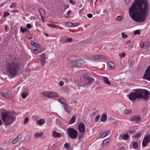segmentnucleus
Instances as JSON below:
<instances>
[{
	"mask_svg": "<svg viewBox=\"0 0 150 150\" xmlns=\"http://www.w3.org/2000/svg\"><path fill=\"white\" fill-rule=\"evenodd\" d=\"M73 41V39L71 38H68L65 40V41L67 42H72Z\"/></svg>",
	"mask_w": 150,
	"mask_h": 150,
	"instance_id": "38",
	"label": "nucleus"
},
{
	"mask_svg": "<svg viewBox=\"0 0 150 150\" xmlns=\"http://www.w3.org/2000/svg\"><path fill=\"white\" fill-rule=\"evenodd\" d=\"M90 56H89L87 55H85L84 56V58L85 59H88L90 60Z\"/></svg>",
	"mask_w": 150,
	"mask_h": 150,
	"instance_id": "55",
	"label": "nucleus"
},
{
	"mask_svg": "<svg viewBox=\"0 0 150 150\" xmlns=\"http://www.w3.org/2000/svg\"><path fill=\"white\" fill-rule=\"evenodd\" d=\"M150 94L149 92L146 90L138 89L135 90L134 92L131 93L129 95V99L132 101L141 98L147 100Z\"/></svg>",
	"mask_w": 150,
	"mask_h": 150,
	"instance_id": "3",
	"label": "nucleus"
},
{
	"mask_svg": "<svg viewBox=\"0 0 150 150\" xmlns=\"http://www.w3.org/2000/svg\"><path fill=\"white\" fill-rule=\"evenodd\" d=\"M75 66H80L83 65L85 64V62L82 59H79L75 60Z\"/></svg>",
	"mask_w": 150,
	"mask_h": 150,
	"instance_id": "12",
	"label": "nucleus"
},
{
	"mask_svg": "<svg viewBox=\"0 0 150 150\" xmlns=\"http://www.w3.org/2000/svg\"><path fill=\"white\" fill-rule=\"evenodd\" d=\"M71 11H69L67 13V15H69L70 14Z\"/></svg>",
	"mask_w": 150,
	"mask_h": 150,
	"instance_id": "63",
	"label": "nucleus"
},
{
	"mask_svg": "<svg viewBox=\"0 0 150 150\" xmlns=\"http://www.w3.org/2000/svg\"><path fill=\"white\" fill-rule=\"evenodd\" d=\"M122 37L123 38H127V35H125L124 33H122Z\"/></svg>",
	"mask_w": 150,
	"mask_h": 150,
	"instance_id": "44",
	"label": "nucleus"
},
{
	"mask_svg": "<svg viewBox=\"0 0 150 150\" xmlns=\"http://www.w3.org/2000/svg\"><path fill=\"white\" fill-rule=\"evenodd\" d=\"M20 30L22 33H24L28 30L26 28H23L22 27H21Z\"/></svg>",
	"mask_w": 150,
	"mask_h": 150,
	"instance_id": "34",
	"label": "nucleus"
},
{
	"mask_svg": "<svg viewBox=\"0 0 150 150\" xmlns=\"http://www.w3.org/2000/svg\"><path fill=\"white\" fill-rule=\"evenodd\" d=\"M43 135V133L41 132L40 134H39L37 132L35 134L34 136L35 138H38L40 137H42Z\"/></svg>",
	"mask_w": 150,
	"mask_h": 150,
	"instance_id": "30",
	"label": "nucleus"
},
{
	"mask_svg": "<svg viewBox=\"0 0 150 150\" xmlns=\"http://www.w3.org/2000/svg\"><path fill=\"white\" fill-rule=\"evenodd\" d=\"M125 1L126 3V4L127 5H128L129 4V3H130L131 0H125Z\"/></svg>",
	"mask_w": 150,
	"mask_h": 150,
	"instance_id": "54",
	"label": "nucleus"
},
{
	"mask_svg": "<svg viewBox=\"0 0 150 150\" xmlns=\"http://www.w3.org/2000/svg\"><path fill=\"white\" fill-rule=\"evenodd\" d=\"M35 47L38 48L39 47V45L38 44L35 43L34 45Z\"/></svg>",
	"mask_w": 150,
	"mask_h": 150,
	"instance_id": "62",
	"label": "nucleus"
},
{
	"mask_svg": "<svg viewBox=\"0 0 150 150\" xmlns=\"http://www.w3.org/2000/svg\"><path fill=\"white\" fill-rule=\"evenodd\" d=\"M110 133V132L109 130H107L104 132L100 136V138H103L108 135Z\"/></svg>",
	"mask_w": 150,
	"mask_h": 150,
	"instance_id": "16",
	"label": "nucleus"
},
{
	"mask_svg": "<svg viewBox=\"0 0 150 150\" xmlns=\"http://www.w3.org/2000/svg\"><path fill=\"white\" fill-rule=\"evenodd\" d=\"M64 84V82L62 81H60L59 82V84L61 86H63Z\"/></svg>",
	"mask_w": 150,
	"mask_h": 150,
	"instance_id": "59",
	"label": "nucleus"
},
{
	"mask_svg": "<svg viewBox=\"0 0 150 150\" xmlns=\"http://www.w3.org/2000/svg\"><path fill=\"white\" fill-rule=\"evenodd\" d=\"M150 142V136L149 135H146L145 137L142 142V146L143 147L146 146L147 143Z\"/></svg>",
	"mask_w": 150,
	"mask_h": 150,
	"instance_id": "10",
	"label": "nucleus"
},
{
	"mask_svg": "<svg viewBox=\"0 0 150 150\" xmlns=\"http://www.w3.org/2000/svg\"><path fill=\"white\" fill-rule=\"evenodd\" d=\"M100 117V116L99 115H98L96 116L95 118V121L96 122H97L98 121V120L99 119Z\"/></svg>",
	"mask_w": 150,
	"mask_h": 150,
	"instance_id": "49",
	"label": "nucleus"
},
{
	"mask_svg": "<svg viewBox=\"0 0 150 150\" xmlns=\"http://www.w3.org/2000/svg\"><path fill=\"white\" fill-rule=\"evenodd\" d=\"M79 23H73V27H75L78 26L79 25Z\"/></svg>",
	"mask_w": 150,
	"mask_h": 150,
	"instance_id": "58",
	"label": "nucleus"
},
{
	"mask_svg": "<svg viewBox=\"0 0 150 150\" xmlns=\"http://www.w3.org/2000/svg\"><path fill=\"white\" fill-rule=\"evenodd\" d=\"M129 138V135L127 133L125 134L123 136V139L125 140H127Z\"/></svg>",
	"mask_w": 150,
	"mask_h": 150,
	"instance_id": "32",
	"label": "nucleus"
},
{
	"mask_svg": "<svg viewBox=\"0 0 150 150\" xmlns=\"http://www.w3.org/2000/svg\"><path fill=\"white\" fill-rule=\"evenodd\" d=\"M26 27L28 29H30L32 26L30 24L28 23L27 24Z\"/></svg>",
	"mask_w": 150,
	"mask_h": 150,
	"instance_id": "50",
	"label": "nucleus"
},
{
	"mask_svg": "<svg viewBox=\"0 0 150 150\" xmlns=\"http://www.w3.org/2000/svg\"><path fill=\"white\" fill-rule=\"evenodd\" d=\"M2 119L6 127L12 124L15 121V118L11 112H2Z\"/></svg>",
	"mask_w": 150,
	"mask_h": 150,
	"instance_id": "4",
	"label": "nucleus"
},
{
	"mask_svg": "<svg viewBox=\"0 0 150 150\" xmlns=\"http://www.w3.org/2000/svg\"><path fill=\"white\" fill-rule=\"evenodd\" d=\"M110 139L108 138L104 140L103 142V146H105L110 141Z\"/></svg>",
	"mask_w": 150,
	"mask_h": 150,
	"instance_id": "25",
	"label": "nucleus"
},
{
	"mask_svg": "<svg viewBox=\"0 0 150 150\" xmlns=\"http://www.w3.org/2000/svg\"><path fill=\"white\" fill-rule=\"evenodd\" d=\"M64 108L66 112L68 113H70L71 112V108L67 103L64 105Z\"/></svg>",
	"mask_w": 150,
	"mask_h": 150,
	"instance_id": "15",
	"label": "nucleus"
},
{
	"mask_svg": "<svg viewBox=\"0 0 150 150\" xmlns=\"http://www.w3.org/2000/svg\"><path fill=\"white\" fill-rule=\"evenodd\" d=\"M24 140L26 142H28L30 140V137L29 135H27L24 138Z\"/></svg>",
	"mask_w": 150,
	"mask_h": 150,
	"instance_id": "35",
	"label": "nucleus"
},
{
	"mask_svg": "<svg viewBox=\"0 0 150 150\" xmlns=\"http://www.w3.org/2000/svg\"><path fill=\"white\" fill-rule=\"evenodd\" d=\"M78 128L79 131L80 133L84 132L85 130V124L82 122H79L78 123Z\"/></svg>",
	"mask_w": 150,
	"mask_h": 150,
	"instance_id": "9",
	"label": "nucleus"
},
{
	"mask_svg": "<svg viewBox=\"0 0 150 150\" xmlns=\"http://www.w3.org/2000/svg\"><path fill=\"white\" fill-rule=\"evenodd\" d=\"M28 120V117H26L25 118L24 123L26 124L27 123Z\"/></svg>",
	"mask_w": 150,
	"mask_h": 150,
	"instance_id": "53",
	"label": "nucleus"
},
{
	"mask_svg": "<svg viewBox=\"0 0 150 150\" xmlns=\"http://www.w3.org/2000/svg\"><path fill=\"white\" fill-rule=\"evenodd\" d=\"M143 78L150 81V67H148L146 69Z\"/></svg>",
	"mask_w": 150,
	"mask_h": 150,
	"instance_id": "7",
	"label": "nucleus"
},
{
	"mask_svg": "<svg viewBox=\"0 0 150 150\" xmlns=\"http://www.w3.org/2000/svg\"><path fill=\"white\" fill-rule=\"evenodd\" d=\"M39 12L40 14L42 22L43 23L45 22V13L43 8H40L39 10Z\"/></svg>",
	"mask_w": 150,
	"mask_h": 150,
	"instance_id": "11",
	"label": "nucleus"
},
{
	"mask_svg": "<svg viewBox=\"0 0 150 150\" xmlns=\"http://www.w3.org/2000/svg\"><path fill=\"white\" fill-rule=\"evenodd\" d=\"M122 19V17L121 16H117L116 18V19L117 20L119 21H120Z\"/></svg>",
	"mask_w": 150,
	"mask_h": 150,
	"instance_id": "42",
	"label": "nucleus"
},
{
	"mask_svg": "<svg viewBox=\"0 0 150 150\" xmlns=\"http://www.w3.org/2000/svg\"><path fill=\"white\" fill-rule=\"evenodd\" d=\"M67 133L68 137L71 139H75L78 136V131L73 128H69L67 129Z\"/></svg>",
	"mask_w": 150,
	"mask_h": 150,
	"instance_id": "5",
	"label": "nucleus"
},
{
	"mask_svg": "<svg viewBox=\"0 0 150 150\" xmlns=\"http://www.w3.org/2000/svg\"><path fill=\"white\" fill-rule=\"evenodd\" d=\"M104 58V56L102 54H95L90 55V60H96L98 59H102Z\"/></svg>",
	"mask_w": 150,
	"mask_h": 150,
	"instance_id": "8",
	"label": "nucleus"
},
{
	"mask_svg": "<svg viewBox=\"0 0 150 150\" xmlns=\"http://www.w3.org/2000/svg\"><path fill=\"white\" fill-rule=\"evenodd\" d=\"M50 92L44 91L42 93V95L49 98Z\"/></svg>",
	"mask_w": 150,
	"mask_h": 150,
	"instance_id": "33",
	"label": "nucleus"
},
{
	"mask_svg": "<svg viewBox=\"0 0 150 150\" xmlns=\"http://www.w3.org/2000/svg\"><path fill=\"white\" fill-rule=\"evenodd\" d=\"M149 8L147 0H137L132 4L129 10V14L134 21L142 22L146 19V13L148 12Z\"/></svg>",
	"mask_w": 150,
	"mask_h": 150,
	"instance_id": "1",
	"label": "nucleus"
},
{
	"mask_svg": "<svg viewBox=\"0 0 150 150\" xmlns=\"http://www.w3.org/2000/svg\"><path fill=\"white\" fill-rule=\"evenodd\" d=\"M145 46L143 42L141 43L140 47L143 48Z\"/></svg>",
	"mask_w": 150,
	"mask_h": 150,
	"instance_id": "57",
	"label": "nucleus"
},
{
	"mask_svg": "<svg viewBox=\"0 0 150 150\" xmlns=\"http://www.w3.org/2000/svg\"><path fill=\"white\" fill-rule=\"evenodd\" d=\"M75 60L71 61L69 62L67 64V66L69 67H71L75 66Z\"/></svg>",
	"mask_w": 150,
	"mask_h": 150,
	"instance_id": "17",
	"label": "nucleus"
},
{
	"mask_svg": "<svg viewBox=\"0 0 150 150\" xmlns=\"http://www.w3.org/2000/svg\"><path fill=\"white\" fill-rule=\"evenodd\" d=\"M44 120L43 119H40L37 121V123L38 124L42 125L44 123Z\"/></svg>",
	"mask_w": 150,
	"mask_h": 150,
	"instance_id": "31",
	"label": "nucleus"
},
{
	"mask_svg": "<svg viewBox=\"0 0 150 150\" xmlns=\"http://www.w3.org/2000/svg\"><path fill=\"white\" fill-rule=\"evenodd\" d=\"M144 45L146 47H147L150 44V42L148 41V40H146L142 42Z\"/></svg>",
	"mask_w": 150,
	"mask_h": 150,
	"instance_id": "29",
	"label": "nucleus"
},
{
	"mask_svg": "<svg viewBox=\"0 0 150 150\" xmlns=\"http://www.w3.org/2000/svg\"><path fill=\"white\" fill-rule=\"evenodd\" d=\"M119 56L120 58H123L125 55V53L123 52L122 53L119 54Z\"/></svg>",
	"mask_w": 150,
	"mask_h": 150,
	"instance_id": "41",
	"label": "nucleus"
},
{
	"mask_svg": "<svg viewBox=\"0 0 150 150\" xmlns=\"http://www.w3.org/2000/svg\"><path fill=\"white\" fill-rule=\"evenodd\" d=\"M76 119L75 116H73L70 119L69 122V124L71 125L75 121Z\"/></svg>",
	"mask_w": 150,
	"mask_h": 150,
	"instance_id": "26",
	"label": "nucleus"
},
{
	"mask_svg": "<svg viewBox=\"0 0 150 150\" xmlns=\"http://www.w3.org/2000/svg\"><path fill=\"white\" fill-rule=\"evenodd\" d=\"M69 2L71 4H75V2L73 0H69Z\"/></svg>",
	"mask_w": 150,
	"mask_h": 150,
	"instance_id": "60",
	"label": "nucleus"
},
{
	"mask_svg": "<svg viewBox=\"0 0 150 150\" xmlns=\"http://www.w3.org/2000/svg\"><path fill=\"white\" fill-rule=\"evenodd\" d=\"M135 132L134 130H130L128 132L131 134H132Z\"/></svg>",
	"mask_w": 150,
	"mask_h": 150,
	"instance_id": "51",
	"label": "nucleus"
},
{
	"mask_svg": "<svg viewBox=\"0 0 150 150\" xmlns=\"http://www.w3.org/2000/svg\"><path fill=\"white\" fill-rule=\"evenodd\" d=\"M107 118V116L106 114L104 113L101 116V120L102 122H104L105 121Z\"/></svg>",
	"mask_w": 150,
	"mask_h": 150,
	"instance_id": "22",
	"label": "nucleus"
},
{
	"mask_svg": "<svg viewBox=\"0 0 150 150\" xmlns=\"http://www.w3.org/2000/svg\"><path fill=\"white\" fill-rule=\"evenodd\" d=\"M69 146V144H68L67 143H66L64 144V147L65 148H67Z\"/></svg>",
	"mask_w": 150,
	"mask_h": 150,
	"instance_id": "56",
	"label": "nucleus"
},
{
	"mask_svg": "<svg viewBox=\"0 0 150 150\" xmlns=\"http://www.w3.org/2000/svg\"><path fill=\"white\" fill-rule=\"evenodd\" d=\"M21 65V63L15 56L9 55L6 61V68L8 74L11 77L16 75Z\"/></svg>",
	"mask_w": 150,
	"mask_h": 150,
	"instance_id": "2",
	"label": "nucleus"
},
{
	"mask_svg": "<svg viewBox=\"0 0 150 150\" xmlns=\"http://www.w3.org/2000/svg\"><path fill=\"white\" fill-rule=\"evenodd\" d=\"M41 60L43 64H44L45 62L46 59L45 55L44 54H43L41 55Z\"/></svg>",
	"mask_w": 150,
	"mask_h": 150,
	"instance_id": "21",
	"label": "nucleus"
},
{
	"mask_svg": "<svg viewBox=\"0 0 150 150\" xmlns=\"http://www.w3.org/2000/svg\"><path fill=\"white\" fill-rule=\"evenodd\" d=\"M131 43V41L130 40H128L127 41V44H128L129 43Z\"/></svg>",
	"mask_w": 150,
	"mask_h": 150,
	"instance_id": "64",
	"label": "nucleus"
},
{
	"mask_svg": "<svg viewBox=\"0 0 150 150\" xmlns=\"http://www.w3.org/2000/svg\"><path fill=\"white\" fill-rule=\"evenodd\" d=\"M65 25L67 27H73V23L70 22L66 23H65Z\"/></svg>",
	"mask_w": 150,
	"mask_h": 150,
	"instance_id": "28",
	"label": "nucleus"
},
{
	"mask_svg": "<svg viewBox=\"0 0 150 150\" xmlns=\"http://www.w3.org/2000/svg\"><path fill=\"white\" fill-rule=\"evenodd\" d=\"M142 135L141 133H138L135 135V137L136 138H138L140 137Z\"/></svg>",
	"mask_w": 150,
	"mask_h": 150,
	"instance_id": "45",
	"label": "nucleus"
},
{
	"mask_svg": "<svg viewBox=\"0 0 150 150\" xmlns=\"http://www.w3.org/2000/svg\"><path fill=\"white\" fill-rule=\"evenodd\" d=\"M33 52L35 54H37L39 52V50L37 49H34Z\"/></svg>",
	"mask_w": 150,
	"mask_h": 150,
	"instance_id": "47",
	"label": "nucleus"
},
{
	"mask_svg": "<svg viewBox=\"0 0 150 150\" xmlns=\"http://www.w3.org/2000/svg\"><path fill=\"white\" fill-rule=\"evenodd\" d=\"M57 94L55 93L50 92L49 98L55 97L57 96Z\"/></svg>",
	"mask_w": 150,
	"mask_h": 150,
	"instance_id": "24",
	"label": "nucleus"
},
{
	"mask_svg": "<svg viewBox=\"0 0 150 150\" xmlns=\"http://www.w3.org/2000/svg\"><path fill=\"white\" fill-rule=\"evenodd\" d=\"M140 30H136L134 32V34L135 35H137V34L139 35L140 34Z\"/></svg>",
	"mask_w": 150,
	"mask_h": 150,
	"instance_id": "39",
	"label": "nucleus"
},
{
	"mask_svg": "<svg viewBox=\"0 0 150 150\" xmlns=\"http://www.w3.org/2000/svg\"><path fill=\"white\" fill-rule=\"evenodd\" d=\"M131 112L132 111L126 109L125 110V114H130Z\"/></svg>",
	"mask_w": 150,
	"mask_h": 150,
	"instance_id": "37",
	"label": "nucleus"
},
{
	"mask_svg": "<svg viewBox=\"0 0 150 150\" xmlns=\"http://www.w3.org/2000/svg\"><path fill=\"white\" fill-rule=\"evenodd\" d=\"M87 16L89 18H91L93 17V15L91 13H89L87 15Z\"/></svg>",
	"mask_w": 150,
	"mask_h": 150,
	"instance_id": "52",
	"label": "nucleus"
},
{
	"mask_svg": "<svg viewBox=\"0 0 150 150\" xmlns=\"http://www.w3.org/2000/svg\"><path fill=\"white\" fill-rule=\"evenodd\" d=\"M108 67L110 69H113L115 67V65L112 62H109L108 63Z\"/></svg>",
	"mask_w": 150,
	"mask_h": 150,
	"instance_id": "19",
	"label": "nucleus"
},
{
	"mask_svg": "<svg viewBox=\"0 0 150 150\" xmlns=\"http://www.w3.org/2000/svg\"><path fill=\"white\" fill-rule=\"evenodd\" d=\"M130 120L131 121H134L135 123L139 122L140 120V118L139 116H134L132 117Z\"/></svg>",
	"mask_w": 150,
	"mask_h": 150,
	"instance_id": "14",
	"label": "nucleus"
},
{
	"mask_svg": "<svg viewBox=\"0 0 150 150\" xmlns=\"http://www.w3.org/2000/svg\"><path fill=\"white\" fill-rule=\"evenodd\" d=\"M22 137L23 136L22 134H19L17 136L16 138L12 142V144H16L21 140Z\"/></svg>",
	"mask_w": 150,
	"mask_h": 150,
	"instance_id": "13",
	"label": "nucleus"
},
{
	"mask_svg": "<svg viewBox=\"0 0 150 150\" xmlns=\"http://www.w3.org/2000/svg\"><path fill=\"white\" fill-rule=\"evenodd\" d=\"M9 15V13L8 12H4V17H5Z\"/></svg>",
	"mask_w": 150,
	"mask_h": 150,
	"instance_id": "48",
	"label": "nucleus"
},
{
	"mask_svg": "<svg viewBox=\"0 0 150 150\" xmlns=\"http://www.w3.org/2000/svg\"><path fill=\"white\" fill-rule=\"evenodd\" d=\"M27 95V93L26 92L23 93L22 94V97L23 98H25Z\"/></svg>",
	"mask_w": 150,
	"mask_h": 150,
	"instance_id": "40",
	"label": "nucleus"
},
{
	"mask_svg": "<svg viewBox=\"0 0 150 150\" xmlns=\"http://www.w3.org/2000/svg\"><path fill=\"white\" fill-rule=\"evenodd\" d=\"M1 94L6 99H8L10 98L9 94L7 92H2Z\"/></svg>",
	"mask_w": 150,
	"mask_h": 150,
	"instance_id": "20",
	"label": "nucleus"
},
{
	"mask_svg": "<svg viewBox=\"0 0 150 150\" xmlns=\"http://www.w3.org/2000/svg\"><path fill=\"white\" fill-rule=\"evenodd\" d=\"M103 80L104 81L105 83L109 85H110V82L108 81L107 78L105 77H103Z\"/></svg>",
	"mask_w": 150,
	"mask_h": 150,
	"instance_id": "23",
	"label": "nucleus"
},
{
	"mask_svg": "<svg viewBox=\"0 0 150 150\" xmlns=\"http://www.w3.org/2000/svg\"><path fill=\"white\" fill-rule=\"evenodd\" d=\"M83 138V135L82 134H80L79 135L78 139L79 141H80Z\"/></svg>",
	"mask_w": 150,
	"mask_h": 150,
	"instance_id": "43",
	"label": "nucleus"
},
{
	"mask_svg": "<svg viewBox=\"0 0 150 150\" xmlns=\"http://www.w3.org/2000/svg\"><path fill=\"white\" fill-rule=\"evenodd\" d=\"M58 101L60 103L63 105L66 103H65L64 99L63 98H61L59 99Z\"/></svg>",
	"mask_w": 150,
	"mask_h": 150,
	"instance_id": "27",
	"label": "nucleus"
},
{
	"mask_svg": "<svg viewBox=\"0 0 150 150\" xmlns=\"http://www.w3.org/2000/svg\"><path fill=\"white\" fill-rule=\"evenodd\" d=\"M133 146L134 149H137L138 147V145L136 142H134L133 143Z\"/></svg>",
	"mask_w": 150,
	"mask_h": 150,
	"instance_id": "36",
	"label": "nucleus"
},
{
	"mask_svg": "<svg viewBox=\"0 0 150 150\" xmlns=\"http://www.w3.org/2000/svg\"><path fill=\"white\" fill-rule=\"evenodd\" d=\"M31 44L32 45L34 46L35 45V43L34 41H31Z\"/></svg>",
	"mask_w": 150,
	"mask_h": 150,
	"instance_id": "61",
	"label": "nucleus"
},
{
	"mask_svg": "<svg viewBox=\"0 0 150 150\" xmlns=\"http://www.w3.org/2000/svg\"><path fill=\"white\" fill-rule=\"evenodd\" d=\"M26 38L28 39H30L32 38V36L31 34H28L27 35Z\"/></svg>",
	"mask_w": 150,
	"mask_h": 150,
	"instance_id": "46",
	"label": "nucleus"
},
{
	"mask_svg": "<svg viewBox=\"0 0 150 150\" xmlns=\"http://www.w3.org/2000/svg\"><path fill=\"white\" fill-rule=\"evenodd\" d=\"M83 79L84 81L83 82L82 85V86L83 87L91 84L95 81L93 78L88 76L84 77Z\"/></svg>",
	"mask_w": 150,
	"mask_h": 150,
	"instance_id": "6",
	"label": "nucleus"
},
{
	"mask_svg": "<svg viewBox=\"0 0 150 150\" xmlns=\"http://www.w3.org/2000/svg\"><path fill=\"white\" fill-rule=\"evenodd\" d=\"M52 136L55 138L59 137H61V134L57 132L56 131H54L53 132Z\"/></svg>",
	"mask_w": 150,
	"mask_h": 150,
	"instance_id": "18",
	"label": "nucleus"
}]
</instances>
